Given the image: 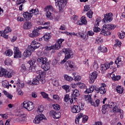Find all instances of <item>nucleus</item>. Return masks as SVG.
<instances>
[{"mask_svg": "<svg viewBox=\"0 0 125 125\" xmlns=\"http://www.w3.org/2000/svg\"><path fill=\"white\" fill-rule=\"evenodd\" d=\"M115 28H116V25L112 24H104L102 27L101 34L104 36H109L111 35L110 31L114 30Z\"/></svg>", "mask_w": 125, "mask_h": 125, "instance_id": "1", "label": "nucleus"}, {"mask_svg": "<svg viewBox=\"0 0 125 125\" xmlns=\"http://www.w3.org/2000/svg\"><path fill=\"white\" fill-rule=\"evenodd\" d=\"M33 14H34V15H37V14H39V9H32L30 11V13L28 12H24L23 16L25 20L28 21V20H31V18L33 17Z\"/></svg>", "mask_w": 125, "mask_h": 125, "instance_id": "2", "label": "nucleus"}, {"mask_svg": "<svg viewBox=\"0 0 125 125\" xmlns=\"http://www.w3.org/2000/svg\"><path fill=\"white\" fill-rule=\"evenodd\" d=\"M62 52L65 54V56L64 59L61 62V64H64L73 55V51L71 49L63 48L62 49Z\"/></svg>", "mask_w": 125, "mask_h": 125, "instance_id": "3", "label": "nucleus"}, {"mask_svg": "<svg viewBox=\"0 0 125 125\" xmlns=\"http://www.w3.org/2000/svg\"><path fill=\"white\" fill-rule=\"evenodd\" d=\"M13 70L10 69L7 70L6 69L1 68L0 70V77H5V78H10L12 77Z\"/></svg>", "mask_w": 125, "mask_h": 125, "instance_id": "4", "label": "nucleus"}, {"mask_svg": "<svg viewBox=\"0 0 125 125\" xmlns=\"http://www.w3.org/2000/svg\"><path fill=\"white\" fill-rule=\"evenodd\" d=\"M55 4L59 7V12L64 11V7L67 4V0H55Z\"/></svg>", "mask_w": 125, "mask_h": 125, "instance_id": "5", "label": "nucleus"}, {"mask_svg": "<svg viewBox=\"0 0 125 125\" xmlns=\"http://www.w3.org/2000/svg\"><path fill=\"white\" fill-rule=\"evenodd\" d=\"M21 106L26 109L27 111H32L35 108V105L33 103V102L31 101H24L21 104Z\"/></svg>", "mask_w": 125, "mask_h": 125, "instance_id": "6", "label": "nucleus"}, {"mask_svg": "<svg viewBox=\"0 0 125 125\" xmlns=\"http://www.w3.org/2000/svg\"><path fill=\"white\" fill-rule=\"evenodd\" d=\"M80 91L78 89H75L73 91L71 99L70 100L71 104H75L78 101V97L80 96Z\"/></svg>", "mask_w": 125, "mask_h": 125, "instance_id": "7", "label": "nucleus"}, {"mask_svg": "<svg viewBox=\"0 0 125 125\" xmlns=\"http://www.w3.org/2000/svg\"><path fill=\"white\" fill-rule=\"evenodd\" d=\"M106 86V84L102 83L101 84V86L99 88L97 87L95 88V91L97 93H99L100 92L101 94H105L106 91V89L105 88Z\"/></svg>", "mask_w": 125, "mask_h": 125, "instance_id": "8", "label": "nucleus"}, {"mask_svg": "<svg viewBox=\"0 0 125 125\" xmlns=\"http://www.w3.org/2000/svg\"><path fill=\"white\" fill-rule=\"evenodd\" d=\"M113 21V14L111 13H106L104 15V18L103 19L104 23H109Z\"/></svg>", "mask_w": 125, "mask_h": 125, "instance_id": "9", "label": "nucleus"}, {"mask_svg": "<svg viewBox=\"0 0 125 125\" xmlns=\"http://www.w3.org/2000/svg\"><path fill=\"white\" fill-rule=\"evenodd\" d=\"M44 11H46V16L47 18L51 19L52 13L50 11H53V7L51 5L47 6L44 9Z\"/></svg>", "mask_w": 125, "mask_h": 125, "instance_id": "10", "label": "nucleus"}, {"mask_svg": "<svg viewBox=\"0 0 125 125\" xmlns=\"http://www.w3.org/2000/svg\"><path fill=\"white\" fill-rule=\"evenodd\" d=\"M18 118L16 120L20 124H25L27 121V119L26 118V114H19L18 115Z\"/></svg>", "mask_w": 125, "mask_h": 125, "instance_id": "11", "label": "nucleus"}, {"mask_svg": "<svg viewBox=\"0 0 125 125\" xmlns=\"http://www.w3.org/2000/svg\"><path fill=\"white\" fill-rule=\"evenodd\" d=\"M44 119H45V116L43 114L37 115L33 120V123L36 125H39L41 121L44 120Z\"/></svg>", "mask_w": 125, "mask_h": 125, "instance_id": "12", "label": "nucleus"}, {"mask_svg": "<svg viewBox=\"0 0 125 125\" xmlns=\"http://www.w3.org/2000/svg\"><path fill=\"white\" fill-rule=\"evenodd\" d=\"M98 77V73L96 71H93L92 73L90 74L89 76V83H93L95 80L97 79Z\"/></svg>", "mask_w": 125, "mask_h": 125, "instance_id": "13", "label": "nucleus"}, {"mask_svg": "<svg viewBox=\"0 0 125 125\" xmlns=\"http://www.w3.org/2000/svg\"><path fill=\"white\" fill-rule=\"evenodd\" d=\"M11 32L12 30L10 29V27L8 26L5 28L3 31H0V35L1 37H3V38H4L5 39H7L8 36L6 35V34H8V33H11Z\"/></svg>", "mask_w": 125, "mask_h": 125, "instance_id": "14", "label": "nucleus"}, {"mask_svg": "<svg viewBox=\"0 0 125 125\" xmlns=\"http://www.w3.org/2000/svg\"><path fill=\"white\" fill-rule=\"evenodd\" d=\"M28 46L29 49H31L33 51H35V49H37V48H39L41 46V43L33 41L32 42L31 45Z\"/></svg>", "mask_w": 125, "mask_h": 125, "instance_id": "15", "label": "nucleus"}, {"mask_svg": "<svg viewBox=\"0 0 125 125\" xmlns=\"http://www.w3.org/2000/svg\"><path fill=\"white\" fill-rule=\"evenodd\" d=\"M14 58H21L22 56V54L21 52L19 50V48L17 47H14Z\"/></svg>", "mask_w": 125, "mask_h": 125, "instance_id": "16", "label": "nucleus"}, {"mask_svg": "<svg viewBox=\"0 0 125 125\" xmlns=\"http://www.w3.org/2000/svg\"><path fill=\"white\" fill-rule=\"evenodd\" d=\"M49 115L55 120L60 119V118L61 117V113H60V112H56V111H55L54 110H51L49 113Z\"/></svg>", "mask_w": 125, "mask_h": 125, "instance_id": "17", "label": "nucleus"}, {"mask_svg": "<svg viewBox=\"0 0 125 125\" xmlns=\"http://www.w3.org/2000/svg\"><path fill=\"white\" fill-rule=\"evenodd\" d=\"M71 111L73 114H76L81 112V106L80 105H74L71 108Z\"/></svg>", "mask_w": 125, "mask_h": 125, "instance_id": "18", "label": "nucleus"}, {"mask_svg": "<svg viewBox=\"0 0 125 125\" xmlns=\"http://www.w3.org/2000/svg\"><path fill=\"white\" fill-rule=\"evenodd\" d=\"M77 25H86L87 24V21H86V18L85 16H83L81 19V21H79L77 22Z\"/></svg>", "mask_w": 125, "mask_h": 125, "instance_id": "19", "label": "nucleus"}, {"mask_svg": "<svg viewBox=\"0 0 125 125\" xmlns=\"http://www.w3.org/2000/svg\"><path fill=\"white\" fill-rule=\"evenodd\" d=\"M40 30L39 28L34 29V31L31 34H29L30 38H36V37H38L39 36L40 33H39L38 31Z\"/></svg>", "mask_w": 125, "mask_h": 125, "instance_id": "20", "label": "nucleus"}, {"mask_svg": "<svg viewBox=\"0 0 125 125\" xmlns=\"http://www.w3.org/2000/svg\"><path fill=\"white\" fill-rule=\"evenodd\" d=\"M34 51L30 48V49H29V46H28V49L26 50L23 54V56H24V57H30V56H31V55H32V53Z\"/></svg>", "mask_w": 125, "mask_h": 125, "instance_id": "21", "label": "nucleus"}, {"mask_svg": "<svg viewBox=\"0 0 125 125\" xmlns=\"http://www.w3.org/2000/svg\"><path fill=\"white\" fill-rule=\"evenodd\" d=\"M64 40L60 39H59L57 42L54 44L57 50H58L62 46V43L64 42Z\"/></svg>", "mask_w": 125, "mask_h": 125, "instance_id": "22", "label": "nucleus"}, {"mask_svg": "<svg viewBox=\"0 0 125 125\" xmlns=\"http://www.w3.org/2000/svg\"><path fill=\"white\" fill-rule=\"evenodd\" d=\"M108 69H109V63L105 62L104 64L101 65V71L102 73H105V71L108 70Z\"/></svg>", "mask_w": 125, "mask_h": 125, "instance_id": "23", "label": "nucleus"}, {"mask_svg": "<svg viewBox=\"0 0 125 125\" xmlns=\"http://www.w3.org/2000/svg\"><path fill=\"white\" fill-rule=\"evenodd\" d=\"M123 57L122 56H120L115 60V63L117 65V67H120V66H123Z\"/></svg>", "mask_w": 125, "mask_h": 125, "instance_id": "24", "label": "nucleus"}, {"mask_svg": "<svg viewBox=\"0 0 125 125\" xmlns=\"http://www.w3.org/2000/svg\"><path fill=\"white\" fill-rule=\"evenodd\" d=\"M36 76L37 79H40V78H42V77H45V71H43L42 70H38L36 72Z\"/></svg>", "mask_w": 125, "mask_h": 125, "instance_id": "25", "label": "nucleus"}, {"mask_svg": "<svg viewBox=\"0 0 125 125\" xmlns=\"http://www.w3.org/2000/svg\"><path fill=\"white\" fill-rule=\"evenodd\" d=\"M32 22L30 21H26L24 23L23 28L24 30H29L32 28Z\"/></svg>", "mask_w": 125, "mask_h": 125, "instance_id": "26", "label": "nucleus"}, {"mask_svg": "<svg viewBox=\"0 0 125 125\" xmlns=\"http://www.w3.org/2000/svg\"><path fill=\"white\" fill-rule=\"evenodd\" d=\"M42 69H43L44 71H48L50 69V65L47 62L41 65Z\"/></svg>", "mask_w": 125, "mask_h": 125, "instance_id": "27", "label": "nucleus"}, {"mask_svg": "<svg viewBox=\"0 0 125 125\" xmlns=\"http://www.w3.org/2000/svg\"><path fill=\"white\" fill-rule=\"evenodd\" d=\"M37 62L39 64H42V65L43 64L46 63L47 62V58L42 57L39 58L37 59Z\"/></svg>", "mask_w": 125, "mask_h": 125, "instance_id": "28", "label": "nucleus"}, {"mask_svg": "<svg viewBox=\"0 0 125 125\" xmlns=\"http://www.w3.org/2000/svg\"><path fill=\"white\" fill-rule=\"evenodd\" d=\"M51 37H52V34L50 33H45V35L43 36V38L45 42H49V40H50V39H51Z\"/></svg>", "mask_w": 125, "mask_h": 125, "instance_id": "29", "label": "nucleus"}, {"mask_svg": "<svg viewBox=\"0 0 125 125\" xmlns=\"http://www.w3.org/2000/svg\"><path fill=\"white\" fill-rule=\"evenodd\" d=\"M78 34L80 36L81 39L83 41H86L88 39V36L83 33L79 32Z\"/></svg>", "mask_w": 125, "mask_h": 125, "instance_id": "30", "label": "nucleus"}, {"mask_svg": "<svg viewBox=\"0 0 125 125\" xmlns=\"http://www.w3.org/2000/svg\"><path fill=\"white\" fill-rule=\"evenodd\" d=\"M84 98L85 100L87 101V102H89L90 104L92 103V99H91V96L90 95H86L84 96Z\"/></svg>", "mask_w": 125, "mask_h": 125, "instance_id": "31", "label": "nucleus"}, {"mask_svg": "<svg viewBox=\"0 0 125 125\" xmlns=\"http://www.w3.org/2000/svg\"><path fill=\"white\" fill-rule=\"evenodd\" d=\"M99 104H100V100L99 99L96 100L95 102H92V103H91V105L95 106V107H98V106H99Z\"/></svg>", "mask_w": 125, "mask_h": 125, "instance_id": "32", "label": "nucleus"}, {"mask_svg": "<svg viewBox=\"0 0 125 125\" xmlns=\"http://www.w3.org/2000/svg\"><path fill=\"white\" fill-rule=\"evenodd\" d=\"M116 106H117V104L112 102H109L107 104V106H108V108H110V109H113L114 107H116Z\"/></svg>", "mask_w": 125, "mask_h": 125, "instance_id": "33", "label": "nucleus"}, {"mask_svg": "<svg viewBox=\"0 0 125 125\" xmlns=\"http://www.w3.org/2000/svg\"><path fill=\"white\" fill-rule=\"evenodd\" d=\"M98 50H100L101 52H103L104 53H105L108 51V49L107 47L104 46V47H101V46H100L98 47Z\"/></svg>", "mask_w": 125, "mask_h": 125, "instance_id": "34", "label": "nucleus"}, {"mask_svg": "<svg viewBox=\"0 0 125 125\" xmlns=\"http://www.w3.org/2000/svg\"><path fill=\"white\" fill-rule=\"evenodd\" d=\"M6 56H12V54H13V51H12V50L11 49H8L6 50L4 52Z\"/></svg>", "mask_w": 125, "mask_h": 125, "instance_id": "35", "label": "nucleus"}, {"mask_svg": "<svg viewBox=\"0 0 125 125\" xmlns=\"http://www.w3.org/2000/svg\"><path fill=\"white\" fill-rule=\"evenodd\" d=\"M66 65L69 67V68H74L75 63L72 61L69 60L66 62Z\"/></svg>", "mask_w": 125, "mask_h": 125, "instance_id": "36", "label": "nucleus"}, {"mask_svg": "<svg viewBox=\"0 0 125 125\" xmlns=\"http://www.w3.org/2000/svg\"><path fill=\"white\" fill-rule=\"evenodd\" d=\"M121 78L122 77L121 76H116L115 74H112V76L111 77L113 81H120Z\"/></svg>", "mask_w": 125, "mask_h": 125, "instance_id": "37", "label": "nucleus"}, {"mask_svg": "<svg viewBox=\"0 0 125 125\" xmlns=\"http://www.w3.org/2000/svg\"><path fill=\"white\" fill-rule=\"evenodd\" d=\"M2 85L6 88H9V83L7 81H4L2 82Z\"/></svg>", "mask_w": 125, "mask_h": 125, "instance_id": "38", "label": "nucleus"}, {"mask_svg": "<svg viewBox=\"0 0 125 125\" xmlns=\"http://www.w3.org/2000/svg\"><path fill=\"white\" fill-rule=\"evenodd\" d=\"M37 61V59H32L31 60H29L28 62V64H29L30 66H33L35 64V63H36V62Z\"/></svg>", "mask_w": 125, "mask_h": 125, "instance_id": "39", "label": "nucleus"}, {"mask_svg": "<svg viewBox=\"0 0 125 125\" xmlns=\"http://www.w3.org/2000/svg\"><path fill=\"white\" fill-rule=\"evenodd\" d=\"M117 92L118 93H120V94H122L123 92H124V89H123V87L121 86H118L116 88Z\"/></svg>", "mask_w": 125, "mask_h": 125, "instance_id": "40", "label": "nucleus"}, {"mask_svg": "<svg viewBox=\"0 0 125 125\" xmlns=\"http://www.w3.org/2000/svg\"><path fill=\"white\" fill-rule=\"evenodd\" d=\"M64 80L65 81H67V82H72L73 81V78H72L71 76H69L68 75H64Z\"/></svg>", "mask_w": 125, "mask_h": 125, "instance_id": "41", "label": "nucleus"}, {"mask_svg": "<svg viewBox=\"0 0 125 125\" xmlns=\"http://www.w3.org/2000/svg\"><path fill=\"white\" fill-rule=\"evenodd\" d=\"M44 110V106L42 105H40L38 106L37 112L38 113H42Z\"/></svg>", "mask_w": 125, "mask_h": 125, "instance_id": "42", "label": "nucleus"}, {"mask_svg": "<svg viewBox=\"0 0 125 125\" xmlns=\"http://www.w3.org/2000/svg\"><path fill=\"white\" fill-rule=\"evenodd\" d=\"M52 83L53 84V85H54L55 86L58 85V79L53 78L52 79Z\"/></svg>", "mask_w": 125, "mask_h": 125, "instance_id": "43", "label": "nucleus"}, {"mask_svg": "<svg viewBox=\"0 0 125 125\" xmlns=\"http://www.w3.org/2000/svg\"><path fill=\"white\" fill-rule=\"evenodd\" d=\"M62 88L65 90L66 92H70V86L68 85H63L62 86Z\"/></svg>", "mask_w": 125, "mask_h": 125, "instance_id": "44", "label": "nucleus"}, {"mask_svg": "<svg viewBox=\"0 0 125 125\" xmlns=\"http://www.w3.org/2000/svg\"><path fill=\"white\" fill-rule=\"evenodd\" d=\"M4 63L6 65L9 66L11 64V63H12V61H11V59L7 58L5 60Z\"/></svg>", "mask_w": 125, "mask_h": 125, "instance_id": "45", "label": "nucleus"}, {"mask_svg": "<svg viewBox=\"0 0 125 125\" xmlns=\"http://www.w3.org/2000/svg\"><path fill=\"white\" fill-rule=\"evenodd\" d=\"M108 108L107 104H105L103 106V108L102 109V112L103 114H106L107 112V108Z\"/></svg>", "mask_w": 125, "mask_h": 125, "instance_id": "46", "label": "nucleus"}, {"mask_svg": "<svg viewBox=\"0 0 125 125\" xmlns=\"http://www.w3.org/2000/svg\"><path fill=\"white\" fill-rule=\"evenodd\" d=\"M121 44L122 42H120L119 40H115V44H114V47H116L117 46H119V47H120Z\"/></svg>", "mask_w": 125, "mask_h": 125, "instance_id": "47", "label": "nucleus"}, {"mask_svg": "<svg viewBox=\"0 0 125 125\" xmlns=\"http://www.w3.org/2000/svg\"><path fill=\"white\" fill-rule=\"evenodd\" d=\"M46 25H47L46 26L41 27L40 28L39 27V30H41L42 29H48V28H49V26L50 25V22H45V26H46Z\"/></svg>", "mask_w": 125, "mask_h": 125, "instance_id": "48", "label": "nucleus"}, {"mask_svg": "<svg viewBox=\"0 0 125 125\" xmlns=\"http://www.w3.org/2000/svg\"><path fill=\"white\" fill-rule=\"evenodd\" d=\"M53 107L54 110H60L61 106L59 104H53Z\"/></svg>", "mask_w": 125, "mask_h": 125, "instance_id": "49", "label": "nucleus"}, {"mask_svg": "<svg viewBox=\"0 0 125 125\" xmlns=\"http://www.w3.org/2000/svg\"><path fill=\"white\" fill-rule=\"evenodd\" d=\"M32 83L35 85H38L39 84V83H40V81L39 80V79H38V77L33 79Z\"/></svg>", "mask_w": 125, "mask_h": 125, "instance_id": "50", "label": "nucleus"}, {"mask_svg": "<svg viewBox=\"0 0 125 125\" xmlns=\"http://www.w3.org/2000/svg\"><path fill=\"white\" fill-rule=\"evenodd\" d=\"M53 98L54 99V100H55V101H56V102H58L59 101V99H60V98L59 97V96H58V95H54L53 96Z\"/></svg>", "mask_w": 125, "mask_h": 125, "instance_id": "51", "label": "nucleus"}, {"mask_svg": "<svg viewBox=\"0 0 125 125\" xmlns=\"http://www.w3.org/2000/svg\"><path fill=\"white\" fill-rule=\"evenodd\" d=\"M29 72H32V73H35L36 72V67L34 65H30L29 68Z\"/></svg>", "mask_w": 125, "mask_h": 125, "instance_id": "52", "label": "nucleus"}, {"mask_svg": "<svg viewBox=\"0 0 125 125\" xmlns=\"http://www.w3.org/2000/svg\"><path fill=\"white\" fill-rule=\"evenodd\" d=\"M86 15L88 18H92V15H93V12L91 10H90L86 13Z\"/></svg>", "mask_w": 125, "mask_h": 125, "instance_id": "53", "label": "nucleus"}, {"mask_svg": "<svg viewBox=\"0 0 125 125\" xmlns=\"http://www.w3.org/2000/svg\"><path fill=\"white\" fill-rule=\"evenodd\" d=\"M111 113H118L119 112V108H118V106L117 105H115L113 108L112 110H111Z\"/></svg>", "mask_w": 125, "mask_h": 125, "instance_id": "54", "label": "nucleus"}, {"mask_svg": "<svg viewBox=\"0 0 125 125\" xmlns=\"http://www.w3.org/2000/svg\"><path fill=\"white\" fill-rule=\"evenodd\" d=\"M46 49L47 50H51V49L57 50V49H56V47H55V45H52L51 46H47Z\"/></svg>", "mask_w": 125, "mask_h": 125, "instance_id": "55", "label": "nucleus"}, {"mask_svg": "<svg viewBox=\"0 0 125 125\" xmlns=\"http://www.w3.org/2000/svg\"><path fill=\"white\" fill-rule=\"evenodd\" d=\"M26 71H27V68L26 66H25V64H22L21 67V71L22 73H24V72H26Z\"/></svg>", "mask_w": 125, "mask_h": 125, "instance_id": "56", "label": "nucleus"}, {"mask_svg": "<svg viewBox=\"0 0 125 125\" xmlns=\"http://www.w3.org/2000/svg\"><path fill=\"white\" fill-rule=\"evenodd\" d=\"M81 80H82V77H81V76H79V75H77L74 77V81H75V82H80V81H81Z\"/></svg>", "mask_w": 125, "mask_h": 125, "instance_id": "57", "label": "nucleus"}, {"mask_svg": "<svg viewBox=\"0 0 125 125\" xmlns=\"http://www.w3.org/2000/svg\"><path fill=\"white\" fill-rule=\"evenodd\" d=\"M92 65L94 69H98V64L97 63V62H96V61H94Z\"/></svg>", "mask_w": 125, "mask_h": 125, "instance_id": "58", "label": "nucleus"}, {"mask_svg": "<svg viewBox=\"0 0 125 125\" xmlns=\"http://www.w3.org/2000/svg\"><path fill=\"white\" fill-rule=\"evenodd\" d=\"M41 95H42L43 98H45L46 99L47 98V97H48V94H46L45 92H42L41 93Z\"/></svg>", "mask_w": 125, "mask_h": 125, "instance_id": "59", "label": "nucleus"}, {"mask_svg": "<svg viewBox=\"0 0 125 125\" xmlns=\"http://www.w3.org/2000/svg\"><path fill=\"white\" fill-rule=\"evenodd\" d=\"M87 120H88V116L83 115V123H86V122H87Z\"/></svg>", "mask_w": 125, "mask_h": 125, "instance_id": "60", "label": "nucleus"}, {"mask_svg": "<svg viewBox=\"0 0 125 125\" xmlns=\"http://www.w3.org/2000/svg\"><path fill=\"white\" fill-rule=\"evenodd\" d=\"M45 23L46 22H44V21H43V20H41L40 21L37 22L38 25H45Z\"/></svg>", "mask_w": 125, "mask_h": 125, "instance_id": "61", "label": "nucleus"}, {"mask_svg": "<svg viewBox=\"0 0 125 125\" xmlns=\"http://www.w3.org/2000/svg\"><path fill=\"white\" fill-rule=\"evenodd\" d=\"M94 35V32L91 30L87 31V36L92 37Z\"/></svg>", "mask_w": 125, "mask_h": 125, "instance_id": "62", "label": "nucleus"}, {"mask_svg": "<svg viewBox=\"0 0 125 125\" xmlns=\"http://www.w3.org/2000/svg\"><path fill=\"white\" fill-rule=\"evenodd\" d=\"M118 35L120 40H123V39L125 38V35H124V33L123 32L122 33L119 32L118 33Z\"/></svg>", "mask_w": 125, "mask_h": 125, "instance_id": "63", "label": "nucleus"}, {"mask_svg": "<svg viewBox=\"0 0 125 125\" xmlns=\"http://www.w3.org/2000/svg\"><path fill=\"white\" fill-rule=\"evenodd\" d=\"M90 9V7H89V5H86L84 6V11H88Z\"/></svg>", "mask_w": 125, "mask_h": 125, "instance_id": "64", "label": "nucleus"}]
</instances>
